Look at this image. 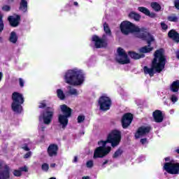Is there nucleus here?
<instances>
[{"instance_id":"35","label":"nucleus","mask_w":179,"mask_h":179,"mask_svg":"<svg viewBox=\"0 0 179 179\" xmlns=\"http://www.w3.org/2000/svg\"><path fill=\"white\" fill-rule=\"evenodd\" d=\"M93 166H94L93 160H89L87 162L86 166L87 167V169H92Z\"/></svg>"},{"instance_id":"6","label":"nucleus","mask_w":179,"mask_h":179,"mask_svg":"<svg viewBox=\"0 0 179 179\" xmlns=\"http://www.w3.org/2000/svg\"><path fill=\"white\" fill-rule=\"evenodd\" d=\"M92 41L94 43L95 48H107L108 47V38H107L106 34H103L101 38L94 35L92 37Z\"/></svg>"},{"instance_id":"4","label":"nucleus","mask_w":179,"mask_h":179,"mask_svg":"<svg viewBox=\"0 0 179 179\" xmlns=\"http://www.w3.org/2000/svg\"><path fill=\"white\" fill-rule=\"evenodd\" d=\"M143 28H139V27L135 25L134 23L129 21H123L120 24V31L124 36H128L132 33H136V37L139 34Z\"/></svg>"},{"instance_id":"52","label":"nucleus","mask_w":179,"mask_h":179,"mask_svg":"<svg viewBox=\"0 0 179 179\" xmlns=\"http://www.w3.org/2000/svg\"><path fill=\"white\" fill-rule=\"evenodd\" d=\"M2 78H3V73L2 72H0V82L2 80Z\"/></svg>"},{"instance_id":"37","label":"nucleus","mask_w":179,"mask_h":179,"mask_svg":"<svg viewBox=\"0 0 179 179\" xmlns=\"http://www.w3.org/2000/svg\"><path fill=\"white\" fill-rule=\"evenodd\" d=\"M45 107H47L45 100H43L42 102L39 103L38 108H45Z\"/></svg>"},{"instance_id":"38","label":"nucleus","mask_w":179,"mask_h":179,"mask_svg":"<svg viewBox=\"0 0 179 179\" xmlns=\"http://www.w3.org/2000/svg\"><path fill=\"white\" fill-rule=\"evenodd\" d=\"M2 10H3L4 12H9L10 10V6H9L8 5H4L2 7Z\"/></svg>"},{"instance_id":"11","label":"nucleus","mask_w":179,"mask_h":179,"mask_svg":"<svg viewBox=\"0 0 179 179\" xmlns=\"http://www.w3.org/2000/svg\"><path fill=\"white\" fill-rule=\"evenodd\" d=\"M137 37L138 38H141L142 40L147 41V47L148 48H151L150 45H152V41H155L153 36L149 34V32L145 31V28H143L139 34H137Z\"/></svg>"},{"instance_id":"49","label":"nucleus","mask_w":179,"mask_h":179,"mask_svg":"<svg viewBox=\"0 0 179 179\" xmlns=\"http://www.w3.org/2000/svg\"><path fill=\"white\" fill-rule=\"evenodd\" d=\"M77 162H78V157L75 156L74 159H73V163H77Z\"/></svg>"},{"instance_id":"47","label":"nucleus","mask_w":179,"mask_h":179,"mask_svg":"<svg viewBox=\"0 0 179 179\" xmlns=\"http://www.w3.org/2000/svg\"><path fill=\"white\" fill-rule=\"evenodd\" d=\"M140 142L142 145H145V143L148 142V138H141L140 140Z\"/></svg>"},{"instance_id":"54","label":"nucleus","mask_w":179,"mask_h":179,"mask_svg":"<svg viewBox=\"0 0 179 179\" xmlns=\"http://www.w3.org/2000/svg\"><path fill=\"white\" fill-rule=\"evenodd\" d=\"M165 162H170V157H166Z\"/></svg>"},{"instance_id":"48","label":"nucleus","mask_w":179,"mask_h":179,"mask_svg":"<svg viewBox=\"0 0 179 179\" xmlns=\"http://www.w3.org/2000/svg\"><path fill=\"white\" fill-rule=\"evenodd\" d=\"M108 163V159L105 160V162H103L102 164V166H106V164H107Z\"/></svg>"},{"instance_id":"24","label":"nucleus","mask_w":179,"mask_h":179,"mask_svg":"<svg viewBox=\"0 0 179 179\" xmlns=\"http://www.w3.org/2000/svg\"><path fill=\"white\" fill-rule=\"evenodd\" d=\"M128 17H129V19H133V20H135V22H139V20H141V18L142 17V16H141L139 13L135 11H131L129 13Z\"/></svg>"},{"instance_id":"14","label":"nucleus","mask_w":179,"mask_h":179,"mask_svg":"<svg viewBox=\"0 0 179 179\" xmlns=\"http://www.w3.org/2000/svg\"><path fill=\"white\" fill-rule=\"evenodd\" d=\"M7 20L11 27H17L20 24L22 17L19 15H16L15 17L13 15H9Z\"/></svg>"},{"instance_id":"46","label":"nucleus","mask_w":179,"mask_h":179,"mask_svg":"<svg viewBox=\"0 0 179 179\" xmlns=\"http://www.w3.org/2000/svg\"><path fill=\"white\" fill-rule=\"evenodd\" d=\"M69 93L71 95L78 94V90H76V89H71V90H69Z\"/></svg>"},{"instance_id":"16","label":"nucleus","mask_w":179,"mask_h":179,"mask_svg":"<svg viewBox=\"0 0 179 179\" xmlns=\"http://www.w3.org/2000/svg\"><path fill=\"white\" fill-rule=\"evenodd\" d=\"M10 178V167L8 164L4 165V169L0 170V179Z\"/></svg>"},{"instance_id":"19","label":"nucleus","mask_w":179,"mask_h":179,"mask_svg":"<svg viewBox=\"0 0 179 179\" xmlns=\"http://www.w3.org/2000/svg\"><path fill=\"white\" fill-rule=\"evenodd\" d=\"M138 10L145 15V16H148V17H151L152 19H155V17H156V13H150V10L145 7H138Z\"/></svg>"},{"instance_id":"33","label":"nucleus","mask_w":179,"mask_h":179,"mask_svg":"<svg viewBox=\"0 0 179 179\" xmlns=\"http://www.w3.org/2000/svg\"><path fill=\"white\" fill-rule=\"evenodd\" d=\"M41 169L43 171H48V170L50 169V165H48V164L47 163H43L42 164Z\"/></svg>"},{"instance_id":"13","label":"nucleus","mask_w":179,"mask_h":179,"mask_svg":"<svg viewBox=\"0 0 179 179\" xmlns=\"http://www.w3.org/2000/svg\"><path fill=\"white\" fill-rule=\"evenodd\" d=\"M150 131H152V127L150 126L140 127L135 134L136 139H139V138H141V136H143V135H146V134H149V132H150Z\"/></svg>"},{"instance_id":"7","label":"nucleus","mask_w":179,"mask_h":179,"mask_svg":"<svg viewBox=\"0 0 179 179\" xmlns=\"http://www.w3.org/2000/svg\"><path fill=\"white\" fill-rule=\"evenodd\" d=\"M98 104L99 106V110L101 111H108L111 107V99L107 96H101L98 100Z\"/></svg>"},{"instance_id":"9","label":"nucleus","mask_w":179,"mask_h":179,"mask_svg":"<svg viewBox=\"0 0 179 179\" xmlns=\"http://www.w3.org/2000/svg\"><path fill=\"white\" fill-rule=\"evenodd\" d=\"M117 54L120 58H116V61L120 65H126L127 64H131V60L128 57V55L125 52V50L122 48H117Z\"/></svg>"},{"instance_id":"31","label":"nucleus","mask_w":179,"mask_h":179,"mask_svg":"<svg viewBox=\"0 0 179 179\" xmlns=\"http://www.w3.org/2000/svg\"><path fill=\"white\" fill-rule=\"evenodd\" d=\"M122 153H124V151L121 148L117 149L113 155V159H117V157H120Z\"/></svg>"},{"instance_id":"20","label":"nucleus","mask_w":179,"mask_h":179,"mask_svg":"<svg viewBox=\"0 0 179 179\" xmlns=\"http://www.w3.org/2000/svg\"><path fill=\"white\" fill-rule=\"evenodd\" d=\"M168 37L171 38L175 43H179V34L175 29H171L168 32Z\"/></svg>"},{"instance_id":"42","label":"nucleus","mask_w":179,"mask_h":179,"mask_svg":"<svg viewBox=\"0 0 179 179\" xmlns=\"http://www.w3.org/2000/svg\"><path fill=\"white\" fill-rule=\"evenodd\" d=\"M19 169L21 173H22V171H24V173H27V171H29V169H27V166H26L20 167Z\"/></svg>"},{"instance_id":"44","label":"nucleus","mask_w":179,"mask_h":179,"mask_svg":"<svg viewBox=\"0 0 179 179\" xmlns=\"http://www.w3.org/2000/svg\"><path fill=\"white\" fill-rule=\"evenodd\" d=\"M22 149H23V150H25V152H29L30 150V148L27 143L24 144V146L22 147Z\"/></svg>"},{"instance_id":"45","label":"nucleus","mask_w":179,"mask_h":179,"mask_svg":"<svg viewBox=\"0 0 179 179\" xmlns=\"http://www.w3.org/2000/svg\"><path fill=\"white\" fill-rule=\"evenodd\" d=\"M29 157H31V151H29V152H27L24 155V159H29Z\"/></svg>"},{"instance_id":"59","label":"nucleus","mask_w":179,"mask_h":179,"mask_svg":"<svg viewBox=\"0 0 179 179\" xmlns=\"http://www.w3.org/2000/svg\"><path fill=\"white\" fill-rule=\"evenodd\" d=\"M49 179H57V178L52 177V178H50Z\"/></svg>"},{"instance_id":"56","label":"nucleus","mask_w":179,"mask_h":179,"mask_svg":"<svg viewBox=\"0 0 179 179\" xmlns=\"http://www.w3.org/2000/svg\"><path fill=\"white\" fill-rule=\"evenodd\" d=\"M175 152H176V153H178V155H179V148L177 149V150H176Z\"/></svg>"},{"instance_id":"32","label":"nucleus","mask_w":179,"mask_h":179,"mask_svg":"<svg viewBox=\"0 0 179 179\" xmlns=\"http://www.w3.org/2000/svg\"><path fill=\"white\" fill-rule=\"evenodd\" d=\"M168 20L169 22H178V17H177L176 15H171V16L168 17Z\"/></svg>"},{"instance_id":"26","label":"nucleus","mask_w":179,"mask_h":179,"mask_svg":"<svg viewBox=\"0 0 179 179\" xmlns=\"http://www.w3.org/2000/svg\"><path fill=\"white\" fill-rule=\"evenodd\" d=\"M17 35L16 34V32L15 31H11L9 37V41L10 43H12L13 44H16L17 43L18 40Z\"/></svg>"},{"instance_id":"36","label":"nucleus","mask_w":179,"mask_h":179,"mask_svg":"<svg viewBox=\"0 0 179 179\" xmlns=\"http://www.w3.org/2000/svg\"><path fill=\"white\" fill-rule=\"evenodd\" d=\"M13 176H15V177H20V176H22V173L20 172V169L19 170H14L13 172Z\"/></svg>"},{"instance_id":"1","label":"nucleus","mask_w":179,"mask_h":179,"mask_svg":"<svg viewBox=\"0 0 179 179\" xmlns=\"http://www.w3.org/2000/svg\"><path fill=\"white\" fill-rule=\"evenodd\" d=\"M121 143V131L119 130L112 131L107 136L106 141L98 142L99 147L96 148L94 152V159H103L111 152V147L108 146L107 143H110L112 148H117Z\"/></svg>"},{"instance_id":"58","label":"nucleus","mask_w":179,"mask_h":179,"mask_svg":"<svg viewBox=\"0 0 179 179\" xmlns=\"http://www.w3.org/2000/svg\"><path fill=\"white\" fill-rule=\"evenodd\" d=\"M2 168V162H0V169Z\"/></svg>"},{"instance_id":"30","label":"nucleus","mask_w":179,"mask_h":179,"mask_svg":"<svg viewBox=\"0 0 179 179\" xmlns=\"http://www.w3.org/2000/svg\"><path fill=\"white\" fill-rule=\"evenodd\" d=\"M57 95L58 99H59L60 100H65V94H64V91L62 90H57Z\"/></svg>"},{"instance_id":"41","label":"nucleus","mask_w":179,"mask_h":179,"mask_svg":"<svg viewBox=\"0 0 179 179\" xmlns=\"http://www.w3.org/2000/svg\"><path fill=\"white\" fill-rule=\"evenodd\" d=\"M171 100L172 103H176V101H178V98H177V96L176 95H172L171 97Z\"/></svg>"},{"instance_id":"55","label":"nucleus","mask_w":179,"mask_h":179,"mask_svg":"<svg viewBox=\"0 0 179 179\" xmlns=\"http://www.w3.org/2000/svg\"><path fill=\"white\" fill-rule=\"evenodd\" d=\"M73 5H74L75 6H78V2L75 1V2L73 3Z\"/></svg>"},{"instance_id":"50","label":"nucleus","mask_w":179,"mask_h":179,"mask_svg":"<svg viewBox=\"0 0 179 179\" xmlns=\"http://www.w3.org/2000/svg\"><path fill=\"white\" fill-rule=\"evenodd\" d=\"M71 6V4L67 3L66 4L65 8H67V9H70Z\"/></svg>"},{"instance_id":"34","label":"nucleus","mask_w":179,"mask_h":179,"mask_svg":"<svg viewBox=\"0 0 179 179\" xmlns=\"http://www.w3.org/2000/svg\"><path fill=\"white\" fill-rule=\"evenodd\" d=\"M77 121L78 124H82V122H83V121H85V115H78V118H77Z\"/></svg>"},{"instance_id":"39","label":"nucleus","mask_w":179,"mask_h":179,"mask_svg":"<svg viewBox=\"0 0 179 179\" xmlns=\"http://www.w3.org/2000/svg\"><path fill=\"white\" fill-rule=\"evenodd\" d=\"M19 85L20 87H24V80L23 78H19Z\"/></svg>"},{"instance_id":"10","label":"nucleus","mask_w":179,"mask_h":179,"mask_svg":"<svg viewBox=\"0 0 179 179\" xmlns=\"http://www.w3.org/2000/svg\"><path fill=\"white\" fill-rule=\"evenodd\" d=\"M52 117H54V108L47 107L45 111H43L42 113L43 123L45 125H50L52 121Z\"/></svg>"},{"instance_id":"28","label":"nucleus","mask_w":179,"mask_h":179,"mask_svg":"<svg viewBox=\"0 0 179 179\" xmlns=\"http://www.w3.org/2000/svg\"><path fill=\"white\" fill-rule=\"evenodd\" d=\"M151 8L156 12H159L162 10V6L157 2H153L151 3Z\"/></svg>"},{"instance_id":"23","label":"nucleus","mask_w":179,"mask_h":179,"mask_svg":"<svg viewBox=\"0 0 179 179\" xmlns=\"http://www.w3.org/2000/svg\"><path fill=\"white\" fill-rule=\"evenodd\" d=\"M28 3L27 0H21L20 2L19 10L22 12L23 13H26L27 12Z\"/></svg>"},{"instance_id":"18","label":"nucleus","mask_w":179,"mask_h":179,"mask_svg":"<svg viewBox=\"0 0 179 179\" xmlns=\"http://www.w3.org/2000/svg\"><path fill=\"white\" fill-rule=\"evenodd\" d=\"M60 109L62 113V115H64L69 118L72 117V108L68 107L66 104L61 105Z\"/></svg>"},{"instance_id":"53","label":"nucleus","mask_w":179,"mask_h":179,"mask_svg":"<svg viewBox=\"0 0 179 179\" xmlns=\"http://www.w3.org/2000/svg\"><path fill=\"white\" fill-rule=\"evenodd\" d=\"M55 166H57V164H55V163L50 164V167H52V169H54V167H55Z\"/></svg>"},{"instance_id":"2","label":"nucleus","mask_w":179,"mask_h":179,"mask_svg":"<svg viewBox=\"0 0 179 179\" xmlns=\"http://www.w3.org/2000/svg\"><path fill=\"white\" fill-rule=\"evenodd\" d=\"M167 62V57L164 55V49L161 48L154 52V58L150 64V68L144 66L143 72L145 75H149L150 78L155 76V73H162Z\"/></svg>"},{"instance_id":"25","label":"nucleus","mask_w":179,"mask_h":179,"mask_svg":"<svg viewBox=\"0 0 179 179\" xmlns=\"http://www.w3.org/2000/svg\"><path fill=\"white\" fill-rule=\"evenodd\" d=\"M170 90L171 92H173V93H177L179 90V80H176V81H173L172 84L170 86Z\"/></svg>"},{"instance_id":"22","label":"nucleus","mask_w":179,"mask_h":179,"mask_svg":"<svg viewBox=\"0 0 179 179\" xmlns=\"http://www.w3.org/2000/svg\"><path fill=\"white\" fill-rule=\"evenodd\" d=\"M128 55L132 59H141L145 58V54H139L134 51H129Z\"/></svg>"},{"instance_id":"29","label":"nucleus","mask_w":179,"mask_h":179,"mask_svg":"<svg viewBox=\"0 0 179 179\" xmlns=\"http://www.w3.org/2000/svg\"><path fill=\"white\" fill-rule=\"evenodd\" d=\"M103 30L106 36H111V29H110V27L107 22L103 23Z\"/></svg>"},{"instance_id":"43","label":"nucleus","mask_w":179,"mask_h":179,"mask_svg":"<svg viewBox=\"0 0 179 179\" xmlns=\"http://www.w3.org/2000/svg\"><path fill=\"white\" fill-rule=\"evenodd\" d=\"M173 3L176 9L179 10V0H174Z\"/></svg>"},{"instance_id":"40","label":"nucleus","mask_w":179,"mask_h":179,"mask_svg":"<svg viewBox=\"0 0 179 179\" xmlns=\"http://www.w3.org/2000/svg\"><path fill=\"white\" fill-rule=\"evenodd\" d=\"M161 27L162 30H167L169 29V26L164 22H161Z\"/></svg>"},{"instance_id":"8","label":"nucleus","mask_w":179,"mask_h":179,"mask_svg":"<svg viewBox=\"0 0 179 179\" xmlns=\"http://www.w3.org/2000/svg\"><path fill=\"white\" fill-rule=\"evenodd\" d=\"M164 170L168 174L177 175L179 173V163L166 162L164 165Z\"/></svg>"},{"instance_id":"15","label":"nucleus","mask_w":179,"mask_h":179,"mask_svg":"<svg viewBox=\"0 0 179 179\" xmlns=\"http://www.w3.org/2000/svg\"><path fill=\"white\" fill-rule=\"evenodd\" d=\"M58 150H59V148L58 145L55 143H51L47 150L48 155L49 157H54L58 156Z\"/></svg>"},{"instance_id":"27","label":"nucleus","mask_w":179,"mask_h":179,"mask_svg":"<svg viewBox=\"0 0 179 179\" xmlns=\"http://www.w3.org/2000/svg\"><path fill=\"white\" fill-rule=\"evenodd\" d=\"M153 51V48H149L148 45L139 48L138 52L141 54H148Z\"/></svg>"},{"instance_id":"5","label":"nucleus","mask_w":179,"mask_h":179,"mask_svg":"<svg viewBox=\"0 0 179 179\" xmlns=\"http://www.w3.org/2000/svg\"><path fill=\"white\" fill-rule=\"evenodd\" d=\"M12 100L13 103L11 104V108L14 113H17V114L22 113L23 111V106L22 104L24 103V97H23V94L14 92L12 94Z\"/></svg>"},{"instance_id":"51","label":"nucleus","mask_w":179,"mask_h":179,"mask_svg":"<svg viewBox=\"0 0 179 179\" xmlns=\"http://www.w3.org/2000/svg\"><path fill=\"white\" fill-rule=\"evenodd\" d=\"M176 58L179 60V50L176 52Z\"/></svg>"},{"instance_id":"17","label":"nucleus","mask_w":179,"mask_h":179,"mask_svg":"<svg viewBox=\"0 0 179 179\" xmlns=\"http://www.w3.org/2000/svg\"><path fill=\"white\" fill-rule=\"evenodd\" d=\"M152 117L154 118L155 122L160 123L163 122L164 120V116H163V113L160 110H156L152 113Z\"/></svg>"},{"instance_id":"57","label":"nucleus","mask_w":179,"mask_h":179,"mask_svg":"<svg viewBox=\"0 0 179 179\" xmlns=\"http://www.w3.org/2000/svg\"><path fill=\"white\" fill-rule=\"evenodd\" d=\"M41 129H42L43 131H44V130L45 129V127H42Z\"/></svg>"},{"instance_id":"12","label":"nucleus","mask_w":179,"mask_h":179,"mask_svg":"<svg viewBox=\"0 0 179 179\" xmlns=\"http://www.w3.org/2000/svg\"><path fill=\"white\" fill-rule=\"evenodd\" d=\"M134 121V115L131 113H126L123 115L121 119V124L123 129H127Z\"/></svg>"},{"instance_id":"21","label":"nucleus","mask_w":179,"mask_h":179,"mask_svg":"<svg viewBox=\"0 0 179 179\" xmlns=\"http://www.w3.org/2000/svg\"><path fill=\"white\" fill-rule=\"evenodd\" d=\"M67 116H65L62 114L59 115L58 116V121L60 123V125H62L63 129L66 128L68 125V122H69V120L68 119Z\"/></svg>"},{"instance_id":"3","label":"nucleus","mask_w":179,"mask_h":179,"mask_svg":"<svg viewBox=\"0 0 179 179\" xmlns=\"http://www.w3.org/2000/svg\"><path fill=\"white\" fill-rule=\"evenodd\" d=\"M64 81L71 86H80L85 82V74L81 70H68L64 75Z\"/></svg>"}]
</instances>
